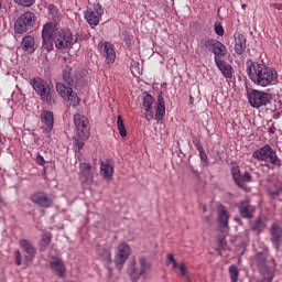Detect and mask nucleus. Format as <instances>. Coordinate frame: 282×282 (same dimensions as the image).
I'll return each instance as SVG.
<instances>
[{
  "instance_id": "nucleus-1",
  "label": "nucleus",
  "mask_w": 282,
  "mask_h": 282,
  "mask_svg": "<svg viewBox=\"0 0 282 282\" xmlns=\"http://www.w3.org/2000/svg\"><path fill=\"white\" fill-rule=\"evenodd\" d=\"M247 74L250 80L258 85V87H271L279 83V73H276V69L265 64L248 62Z\"/></svg>"
},
{
  "instance_id": "nucleus-2",
  "label": "nucleus",
  "mask_w": 282,
  "mask_h": 282,
  "mask_svg": "<svg viewBox=\"0 0 282 282\" xmlns=\"http://www.w3.org/2000/svg\"><path fill=\"white\" fill-rule=\"evenodd\" d=\"M63 78L67 86H65L63 83H56L55 88L57 94L61 96V98H63V100H67L72 107H78V105H80V99L72 89V87H76L78 79L72 74L70 67L64 68Z\"/></svg>"
},
{
  "instance_id": "nucleus-3",
  "label": "nucleus",
  "mask_w": 282,
  "mask_h": 282,
  "mask_svg": "<svg viewBox=\"0 0 282 282\" xmlns=\"http://www.w3.org/2000/svg\"><path fill=\"white\" fill-rule=\"evenodd\" d=\"M155 102V98L151 95H147L143 98V109H144V118L148 122H151V120H164V115L166 113V107L164 106V96L162 94L158 97V105L155 108V112H153V105Z\"/></svg>"
},
{
  "instance_id": "nucleus-4",
  "label": "nucleus",
  "mask_w": 282,
  "mask_h": 282,
  "mask_svg": "<svg viewBox=\"0 0 282 282\" xmlns=\"http://www.w3.org/2000/svg\"><path fill=\"white\" fill-rule=\"evenodd\" d=\"M74 123L77 133L74 138V147L75 151H80L85 147V140L89 139V119L83 115H75Z\"/></svg>"
},
{
  "instance_id": "nucleus-5",
  "label": "nucleus",
  "mask_w": 282,
  "mask_h": 282,
  "mask_svg": "<svg viewBox=\"0 0 282 282\" xmlns=\"http://www.w3.org/2000/svg\"><path fill=\"white\" fill-rule=\"evenodd\" d=\"M31 87H33L37 96L42 98L43 102H46V105H54V90H52L47 82L39 77H34L31 79Z\"/></svg>"
},
{
  "instance_id": "nucleus-6",
  "label": "nucleus",
  "mask_w": 282,
  "mask_h": 282,
  "mask_svg": "<svg viewBox=\"0 0 282 282\" xmlns=\"http://www.w3.org/2000/svg\"><path fill=\"white\" fill-rule=\"evenodd\" d=\"M36 25V14L31 11L22 13L14 22L15 34H25Z\"/></svg>"
},
{
  "instance_id": "nucleus-7",
  "label": "nucleus",
  "mask_w": 282,
  "mask_h": 282,
  "mask_svg": "<svg viewBox=\"0 0 282 282\" xmlns=\"http://www.w3.org/2000/svg\"><path fill=\"white\" fill-rule=\"evenodd\" d=\"M53 41L57 50H69V47L74 45V34H72L70 31L57 29L55 30Z\"/></svg>"
},
{
  "instance_id": "nucleus-8",
  "label": "nucleus",
  "mask_w": 282,
  "mask_h": 282,
  "mask_svg": "<svg viewBox=\"0 0 282 282\" xmlns=\"http://www.w3.org/2000/svg\"><path fill=\"white\" fill-rule=\"evenodd\" d=\"M253 158L259 162L269 161L270 164H274L275 166H279V164H281V162L279 161V156H276V151H274L272 147L268 144L254 151Z\"/></svg>"
},
{
  "instance_id": "nucleus-9",
  "label": "nucleus",
  "mask_w": 282,
  "mask_h": 282,
  "mask_svg": "<svg viewBox=\"0 0 282 282\" xmlns=\"http://www.w3.org/2000/svg\"><path fill=\"white\" fill-rule=\"evenodd\" d=\"M251 265H257L262 276L270 273V270H273L274 272V262L268 261V256L263 252H258L251 258Z\"/></svg>"
},
{
  "instance_id": "nucleus-10",
  "label": "nucleus",
  "mask_w": 282,
  "mask_h": 282,
  "mask_svg": "<svg viewBox=\"0 0 282 282\" xmlns=\"http://www.w3.org/2000/svg\"><path fill=\"white\" fill-rule=\"evenodd\" d=\"M251 107L259 109L260 107H265L272 100V95L270 93H263L259 90H252L248 96Z\"/></svg>"
},
{
  "instance_id": "nucleus-11",
  "label": "nucleus",
  "mask_w": 282,
  "mask_h": 282,
  "mask_svg": "<svg viewBox=\"0 0 282 282\" xmlns=\"http://www.w3.org/2000/svg\"><path fill=\"white\" fill-rule=\"evenodd\" d=\"M85 19L90 26L96 28L100 23V17L105 14L102 6L96 3L93 9H88L84 12Z\"/></svg>"
},
{
  "instance_id": "nucleus-12",
  "label": "nucleus",
  "mask_w": 282,
  "mask_h": 282,
  "mask_svg": "<svg viewBox=\"0 0 282 282\" xmlns=\"http://www.w3.org/2000/svg\"><path fill=\"white\" fill-rule=\"evenodd\" d=\"M129 254H131V248H129V245H127V242L119 243L117 247V253L115 257V262L118 265L119 270L122 263H126L127 259H129Z\"/></svg>"
},
{
  "instance_id": "nucleus-13",
  "label": "nucleus",
  "mask_w": 282,
  "mask_h": 282,
  "mask_svg": "<svg viewBox=\"0 0 282 282\" xmlns=\"http://www.w3.org/2000/svg\"><path fill=\"white\" fill-rule=\"evenodd\" d=\"M270 237L273 248L281 250L282 247V227L278 223H273L270 228Z\"/></svg>"
},
{
  "instance_id": "nucleus-14",
  "label": "nucleus",
  "mask_w": 282,
  "mask_h": 282,
  "mask_svg": "<svg viewBox=\"0 0 282 282\" xmlns=\"http://www.w3.org/2000/svg\"><path fill=\"white\" fill-rule=\"evenodd\" d=\"M30 199L33 204H36L41 208H50L52 207V204H54V200H52V198L48 197V195L44 192L34 193L31 195Z\"/></svg>"
},
{
  "instance_id": "nucleus-15",
  "label": "nucleus",
  "mask_w": 282,
  "mask_h": 282,
  "mask_svg": "<svg viewBox=\"0 0 282 282\" xmlns=\"http://www.w3.org/2000/svg\"><path fill=\"white\" fill-rule=\"evenodd\" d=\"M94 169L89 163H82L79 165V178L83 184H89L94 180Z\"/></svg>"
},
{
  "instance_id": "nucleus-16",
  "label": "nucleus",
  "mask_w": 282,
  "mask_h": 282,
  "mask_svg": "<svg viewBox=\"0 0 282 282\" xmlns=\"http://www.w3.org/2000/svg\"><path fill=\"white\" fill-rule=\"evenodd\" d=\"M20 248L25 252V261H32L36 256V249L30 243L29 240L21 239L19 241Z\"/></svg>"
},
{
  "instance_id": "nucleus-17",
  "label": "nucleus",
  "mask_w": 282,
  "mask_h": 282,
  "mask_svg": "<svg viewBox=\"0 0 282 282\" xmlns=\"http://www.w3.org/2000/svg\"><path fill=\"white\" fill-rule=\"evenodd\" d=\"M21 47L26 54H34L36 52V40L32 35H26L21 42Z\"/></svg>"
},
{
  "instance_id": "nucleus-18",
  "label": "nucleus",
  "mask_w": 282,
  "mask_h": 282,
  "mask_svg": "<svg viewBox=\"0 0 282 282\" xmlns=\"http://www.w3.org/2000/svg\"><path fill=\"white\" fill-rule=\"evenodd\" d=\"M235 43H234V50L236 54L241 55L246 52V36L241 33H236L234 35Z\"/></svg>"
},
{
  "instance_id": "nucleus-19",
  "label": "nucleus",
  "mask_w": 282,
  "mask_h": 282,
  "mask_svg": "<svg viewBox=\"0 0 282 282\" xmlns=\"http://www.w3.org/2000/svg\"><path fill=\"white\" fill-rule=\"evenodd\" d=\"M212 52L213 54H215L214 61L217 62V61H221V57L228 54V48L221 42L216 40L212 48Z\"/></svg>"
},
{
  "instance_id": "nucleus-20",
  "label": "nucleus",
  "mask_w": 282,
  "mask_h": 282,
  "mask_svg": "<svg viewBox=\"0 0 282 282\" xmlns=\"http://www.w3.org/2000/svg\"><path fill=\"white\" fill-rule=\"evenodd\" d=\"M101 52L106 56V63H108V65L115 63L116 51H113V45H111V43L106 42L104 45H101Z\"/></svg>"
},
{
  "instance_id": "nucleus-21",
  "label": "nucleus",
  "mask_w": 282,
  "mask_h": 282,
  "mask_svg": "<svg viewBox=\"0 0 282 282\" xmlns=\"http://www.w3.org/2000/svg\"><path fill=\"white\" fill-rule=\"evenodd\" d=\"M232 177L237 186H239L240 188H243V186H246V182L252 181V176L250 175V173L246 172L241 175L238 170H234Z\"/></svg>"
},
{
  "instance_id": "nucleus-22",
  "label": "nucleus",
  "mask_w": 282,
  "mask_h": 282,
  "mask_svg": "<svg viewBox=\"0 0 282 282\" xmlns=\"http://www.w3.org/2000/svg\"><path fill=\"white\" fill-rule=\"evenodd\" d=\"M50 265L53 272H55V274H57L61 278L65 276V264L63 263V260L58 258H53L50 261Z\"/></svg>"
},
{
  "instance_id": "nucleus-23",
  "label": "nucleus",
  "mask_w": 282,
  "mask_h": 282,
  "mask_svg": "<svg viewBox=\"0 0 282 282\" xmlns=\"http://www.w3.org/2000/svg\"><path fill=\"white\" fill-rule=\"evenodd\" d=\"M239 213L243 219H251L252 215H254V207L248 202H241L239 204Z\"/></svg>"
},
{
  "instance_id": "nucleus-24",
  "label": "nucleus",
  "mask_w": 282,
  "mask_h": 282,
  "mask_svg": "<svg viewBox=\"0 0 282 282\" xmlns=\"http://www.w3.org/2000/svg\"><path fill=\"white\" fill-rule=\"evenodd\" d=\"M215 64L225 76V78H232V66L230 64L224 59H218L215 62Z\"/></svg>"
},
{
  "instance_id": "nucleus-25",
  "label": "nucleus",
  "mask_w": 282,
  "mask_h": 282,
  "mask_svg": "<svg viewBox=\"0 0 282 282\" xmlns=\"http://www.w3.org/2000/svg\"><path fill=\"white\" fill-rule=\"evenodd\" d=\"M100 173L104 180H111L113 177V164L109 161H104L100 163Z\"/></svg>"
},
{
  "instance_id": "nucleus-26",
  "label": "nucleus",
  "mask_w": 282,
  "mask_h": 282,
  "mask_svg": "<svg viewBox=\"0 0 282 282\" xmlns=\"http://www.w3.org/2000/svg\"><path fill=\"white\" fill-rule=\"evenodd\" d=\"M42 123L45 131H52L54 128V115L50 111L42 112Z\"/></svg>"
},
{
  "instance_id": "nucleus-27",
  "label": "nucleus",
  "mask_w": 282,
  "mask_h": 282,
  "mask_svg": "<svg viewBox=\"0 0 282 282\" xmlns=\"http://www.w3.org/2000/svg\"><path fill=\"white\" fill-rule=\"evenodd\" d=\"M218 223L220 224L221 228H228V219H229V215H228V210L226 209V207L224 205H219L218 209Z\"/></svg>"
},
{
  "instance_id": "nucleus-28",
  "label": "nucleus",
  "mask_w": 282,
  "mask_h": 282,
  "mask_svg": "<svg viewBox=\"0 0 282 282\" xmlns=\"http://www.w3.org/2000/svg\"><path fill=\"white\" fill-rule=\"evenodd\" d=\"M56 34V30H54V24L52 22L46 23L43 26L42 39H52Z\"/></svg>"
},
{
  "instance_id": "nucleus-29",
  "label": "nucleus",
  "mask_w": 282,
  "mask_h": 282,
  "mask_svg": "<svg viewBox=\"0 0 282 282\" xmlns=\"http://www.w3.org/2000/svg\"><path fill=\"white\" fill-rule=\"evenodd\" d=\"M251 229L257 235L263 232V230H265V220H263L262 218L256 219L251 226Z\"/></svg>"
},
{
  "instance_id": "nucleus-30",
  "label": "nucleus",
  "mask_w": 282,
  "mask_h": 282,
  "mask_svg": "<svg viewBox=\"0 0 282 282\" xmlns=\"http://www.w3.org/2000/svg\"><path fill=\"white\" fill-rule=\"evenodd\" d=\"M117 127L121 138H127V127H124V120H122V116L117 117Z\"/></svg>"
},
{
  "instance_id": "nucleus-31",
  "label": "nucleus",
  "mask_w": 282,
  "mask_h": 282,
  "mask_svg": "<svg viewBox=\"0 0 282 282\" xmlns=\"http://www.w3.org/2000/svg\"><path fill=\"white\" fill-rule=\"evenodd\" d=\"M98 254L101 259V261H106V263H111V251L101 248L98 250Z\"/></svg>"
},
{
  "instance_id": "nucleus-32",
  "label": "nucleus",
  "mask_w": 282,
  "mask_h": 282,
  "mask_svg": "<svg viewBox=\"0 0 282 282\" xmlns=\"http://www.w3.org/2000/svg\"><path fill=\"white\" fill-rule=\"evenodd\" d=\"M43 39V43H42V47L43 50H46V52H52V50H54V39L53 37H42Z\"/></svg>"
},
{
  "instance_id": "nucleus-33",
  "label": "nucleus",
  "mask_w": 282,
  "mask_h": 282,
  "mask_svg": "<svg viewBox=\"0 0 282 282\" xmlns=\"http://www.w3.org/2000/svg\"><path fill=\"white\" fill-rule=\"evenodd\" d=\"M50 243H52V234H44L40 241L41 250H45Z\"/></svg>"
},
{
  "instance_id": "nucleus-34",
  "label": "nucleus",
  "mask_w": 282,
  "mask_h": 282,
  "mask_svg": "<svg viewBox=\"0 0 282 282\" xmlns=\"http://www.w3.org/2000/svg\"><path fill=\"white\" fill-rule=\"evenodd\" d=\"M216 41L217 40H203L200 42L202 50H209V52H213V47H214Z\"/></svg>"
},
{
  "instance_id": "nucleus-35",
  "label": "nucleus",
  "mask_w": 282,
  "mask_h": 282,
  "mask_svg": "<svg viewBox=\"0 0 282 282\" xmlns=\"http://www.w3.org/2000/svg\"><path fill=\"white\" fill-rule=\"evenodd\" d=\"M230 279L232 282L239 281V269L236 265L229 267Z\"/></svg>"
},
{
  "instance_id": "nucleus-36",
  "label": "nucleus",
  "mask_w": 282,
  "mask_h": 282,
  "mask_svg": "<svg viewBox=\"0 0 282 282\" xmlns=\"http://www.w3.org/2000/svg\"><path fill=\"white\" fill-rule=\"evenodd\" d=\"M263 278L260 280H257V282H272V279H274V270H269V273H265V275H262Z\"/></svg>"
},
{
  "instance_id": "nucleus-37",
  "label": "nucleus",
  "mask_w": 282,
  "mask_h": 282,
  "mask_svg": "<svg viewBox=\"0 0 282 282\" xmlns=\"http://www.w3.org/2000/svg\"><path fill=\"white\" fill-rule=\"evenodd\" d=\"M166 259H167V265L172 263L174 269L180 268V263H177V260H175V256H173V253H167Z\"/></svg>"
},
{
  "instance_id": "nucleus-38",
  "label": "nucleus",
  "mask_w": 282,
  "mask_h": 282,
  "mask_svg": "<svg viewBox=\"0 0 282 282\" xmlns=\"http://www.w3.org/2000/svg\"><path fill=\"white\" fill-rule=\"evenodd\" d=\"M140 267H141V271H140L141 274H144V272H147L151 268L149 262H147L145 258L140 259Z\"/></svg>"
},
{
  "instance_id": "nucleus-39",
  "label": "nucleus",
  "mask_w": 282,
  "mask_h": 282,
  "mask_svg": "<svg viewBox=\"0 0 282 282\" xmlns=\"http://www.w3.org/2000/svg\"><path fill=\"white\" fill-rule=\"evenodd\" d=\"M18 6H23L24 8H30L34 6V0H14Z\"/></svg>"
},
{
  "instance_id": "nucleus-40",
  "label": "nucleus",
  "mask_w": 282,
  "mask_h": 282,
  "mask_svg": "<svg viewBox=\"0 0 282 282\" xmlns=\"http://www.w3.org/2000/svg\"><path fill=\"white\" fill-rule=\"evenodd\" d=\"M177 270L180 271L181 276H187L188 268H186V264L184 262H180Z\"/></svg>"
},
{
  "instance_id": "nucleus-41",
  "label": "nucleus",
  "mask_w": 282,
  "mask_h": 282,
  "mask_svg": "<svg viewBox=\"0 0 282 282\" xmlns=\"http://www.w3.org/2000/svg\"><path fill=\"white\" fill-rule=\"evenodd\" d=\"M214 30L217 36H224V26L220 23L216 22L214 25Z\"/></svg>"
},
{
  "instance_id": "nucleus-42",
  "label": "nucleus",
  "mask_w": 282,
  "mask_h": 282,
  "mask_svg": "<svg viewBox=\"0 0 282 282\" xmlns=\"http://www.w3.org/2000/svg\"><path fill=\"white\" fill-rule=\"evenodd\" d=\"M218 250H226V236L218 237Z\"/></svg>"
},
{
  "instance_id": "nucleus-43",
  "label": "nucleus",
  "mask_w": 282,
  "mask_h": 282,
  "mask_svg": "<svg viewBox=\"0 0 282 282\" xmlns=\"http://www.w3.org/2000/svg\"><path fill=\"white\" fill-rule=\"evenodd\" d=\"M197 151H199L200 160H203V162H208V155H206L202 145H197Z\"/></svg>"
},
{
  "instance_id": "nucleus-44",
  "label": "nucleus",
  "mask_w": 282,
  "mask_h": 282,
  "mask_svg": "<svg viewBox=\"0 0 282 282\" xmlns=\"http://www.w3.org/2000/svg\"><path fill=\"white\" fill-rule=\"evenodd\" d=\"M23 259L21 258V251L15 250V263L17 265H21Z\"/></svg>"
},
{
  "instance_id": "nucleus-45",
  "label": "nucleus",
  "mask_w": 282,
  "mask_h": 282,
  "mask_svg": "<svg viewBox=\"0 0 282 282\" xmlns=\"http://www.w3.org/2000/svg\"><path fill=\"white\" fill-rule=\"evenodd\" d=\"M281 192H282V189L272 191V192H269V195H270V197H272V199H276V197H279Z\"/></svg>"
},
{
  "instance_id": "nucleus-46",
  "label": "nucleus",
  "mask_w": 282,
  "mask_h": 282,
  "mask_svg": "<svg viewBox=\"0 0 282 282\" xmlns=\"http://www.w3.org/2000/svg\"><path fill=\"white\" fill-rule=\"evenodd\" d=\"M36 162L40 166H43V164H45V159L42 155H37Z\"/></svg>"
},
{
  "instance_id": "nucleus-47",
  "label": "nucleus",
  "mask_w": 282,
  "mask_h": 282,
  "mask_svg": "<svg viewBox=\"0 0 282 282\" xmlns=\"http://www.w3.org/2000/svg\"><path fill=\"white\" fill-rule=\"evenodd\" d=\"M48 10H50L51 14H53V17H56V14H57L56 8H54L53 6H50Z\"/></svg>"
},
{
  "instance_id": "nucleus-48",
  "label": "nucleus",
  "mask_w": 282,
  "mask_h": 282,
  "mask_svg": "<svg viewBox=\"0 0 282 282\" xmlns=\"http://www.w3.org/2000/svg\"><path fill=\"white\" fill-rule=\"evenodd\" d=\"M273 8H275V10H282V3H273Z\"/></svg>"
},
{
  "instance_id": "nucleus-49",
  "label": "nucleus",
  "mask_w": 282,
  "mask_h": 282,
  "mask_svg": "<svg viewBox=\"0 0 282 282\" xmlns=\"http://www.w3.org/2000/svg\"><path fill=\"white\" fill-rule=\"evenodd\" d=\"M204 221H205L206 224H209V221H210V216H205V217H204Z\"/></svg>"
},
{
  "instance_id": "nucleus-50",
  "label": "nucleus",
  "mask_w": 282,
  "mask_h": 282,
  "mask_svg": "<svg viewBox=\"0 0 282 282\" xmlns=\"http://www.w3.org/2000/svg\"><path fill=\"white\" fill-rule=\"evenodd\" d=\"M124 42L127 43V45H131V37L124 39Z\"/></svg>"
},
{
  "instance_id": "nucleus-51",
  "label": "nucleus",
  "mask_w": 282,
  "mask_h": 282,
  "mask_svg": "<svg viewBox=\"0 0 282 282\" xmlns=\"http://www.w3.org/2000/svg\"><path fill=\"white\" fill-rule=\"evenodd\" d=\"M183 276H185L187 282H191V275L188 273H187V275H183Z\"/></svg>"
},
{
  "instance_id": "nucleus-52",
  "label": "nucleus",
  "mask_w": 282,
  "mask_h": 282,
  "mask_svg": "<svg viewBox=\"0 0 282 282\" xmlns=\"http://www.w3.org/2000/svg\"><path fill=\"white\" fill-rule=\"evenodd\" d=\"M0 204H3V197L0 194Z\"/></svg>"
},
{
  "instance_id": "nucleus-53",
  "label": "nucleus",
  "mask_w": 282,
  "mask_h": 282,
  "mask_svg": "<svg viewBox=\"0 0 282 282\" xmlns=\"http://www.w3.org/2000/svg\"><path fill=\"white\" fill-rule=\"evenodd\" d=\"M241 8H242V10H246V4H242Z\"/></svg>"
}]
</instances>
